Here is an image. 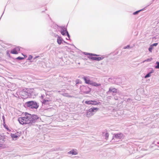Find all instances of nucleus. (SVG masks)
<instances>
[{
    "instance_id": "nucleus-20",
    "label": "nucleus",
    "mask_w": 159,
    "mask_h": 159,
    "mask_svg": "<svg viewBox=\"0 0 159 159\" xmlns=\"http://www.w3.org/2000/svg\"><path fill=\"white\" fill-rule=\"evenodd\" d=\"M151 76V73H150L148 74H147L145 77V78H147L148 77H150Z\"/></svg>"
},
{
    "instance_id": "nucleus-18",
    "label": "nucleus",
    "mask_w": 159,
    "mask_h": 159,
    "mask_svg": "<svg viewBox=\"0 0 159 159\" xmlns=\"http://www.w3.org/2000/svg\"><path fill=\"white\" fill-rule=\"evenodd\" d=\"M156 64L157 65L155 66V68L156 69H159V62H157Z\"/></svg>"
},
{
    "instance_id": "nucleus-17",
    "label": "nucleus",
    "mask_w": 159,
    "mask_h": 159,
    "mask_svg": "<svg viewBox=\"0 0 159 159\" xmlns=\"http://www.w3.org/2000/svg\"><path fill=\"white\" fill-rule=\"evenodd\" d=\"M50 101L48 99H44L43 100V102L44 104H46L47 102H49Z\"/></svg>"
},
{
    "instance_id": "nucleus-13",
    "label": "nucleus",
    "mask_w": 159,
    "mask_h": 159,
    "mask_svg": "<svg viewBox=\"0 0 159 159\" xmlns=\"http://www.w3.org/2000/svg\"><path fill=\"white\" fill-rule=\"evenodd\" d=\"M62 39L60 37H58L57 39V42L59 44H60L62 42Z\"/></svg>"
},
{
    "instance_id": "nucleus-25",
    "label": "nucleus",
    "mask_w": 159,
    "mask_h": 159,
    "mask_svg": "<svg viewBox=\"0 0 159 159\" xmlns=\"http://www.w3.org/2000/svg\"><path fill=\"white\" fill-rule=\"evenodd\" d=\"M129 47H130V46L129 45H128L127 46L124 47V49H125L127 48H129Z\"/></svg>"
},
{
    "instance_id": "nucleus-11",
    "label": "nucleus",
    "mask_w": 159,
    "mask_h": 159,
    "mask_svg": "<svg viewBox=\"0 0 159 159\" xmlns=\"http://www.w3.org/2000/svg\"><path fill=\"white\" fill-rule=\"evenodd\" d=\"M98 109L99 108H91L89 109V111L90 112H95V110L97 111Z\"/></svg>"
},
{
    "instance_id": "nucleus-27",
    "label": "nucleus",
    "mask_w": 159,
    "mask_h": 159,
    "mask_svg": "<svg viewBox=\"0 0 159 159\" xmlns=\"http://www.w3.org/2000/svg\"><path fill=\"white\" fill-rule=\"evenodd\" d=\"M3 145L2 144H0V148H4Z\"/></svg>"
},
{
    "instance_id": "nucleus-10",
    "label": "nucleus",
    "mask_w": 159,
    "mask_h": 159,
    "mask_svg": "<svg viewBox=\"0 0 159 159\" xmlns=\"http://www.w3.org/2000/svg\"><path fill=\"white\" fill-rule=\"evenodd\" d=\"M83 79L85 81L86 83L90 84H91V82L90 80L89 79H87L86 77H84Z\"/></svg>"
},
{
    "instance_id": "nucleus-2",
    "label": "nucleus",
    "mask_w": 159,
    "mask_h": 159,
    "mask_svg": "<svg viewBox=\"0 0 159 159\" xmlns=\"http://www.w3.org/2000/svg\"><path fill=\"white\" fill-rule=\"evenodd\" d=\"M34 92V89H26L25 90H23L21 93V95L23 97V98H28Z\"/></svg>"
},
{
    "instance_id": "nucleus-6",
    "label": "nucleus",
    "mask_w": 159,
    "mask_h": 159,
    "mask_svg": "<svg viewBox=\"0 0 159 159\" xmlns=\"http://www.w3.org/2000/svg\"><path fill=\"white\" fill-rule=\"evenodd\" d=\"M61 33L63 35H65L66 34L68 37V38H66L67 39H70V35L68 32L66 30L65 28L62 29L61 30Z\"/></svg>"
},
{
    "instance_id": "nucleus-15",
    "label": "nucleus",
    "mask_w": 159,
    "mask_h": 159,
    "mask_svg": "<svg viewBox=\"0 0 159 159\" xmlns=\"http://www.w3.org/2000/svg\"><path fill=\"white\" fill-rule=\"evenodd\" d=\"M68 153L71 154L72 155H76L77 154V152L73 150L72 151H70L68 152Z\"/></svg>"
},
{
    "instance_id": "nucleus-9",
    "label": "nucleus",
    "mask_w": 159,
    "mask_h": 159,
    "mask_svg": "<svg viewBox=\"0 0 159 159\" xmlns=\"http://www.w3.org/2000/svg\"><path fill=\"white\" fill-rule=\"evenodd\" d=\"M90 85L94 86H99L101 85L100 84H98L96 82H91Z\"/></svg>"
},
{
    "instance_id": "nucleus-23",
    "label": "nucleus",
    "mask_w": 159,
    "mask_h": 159,
    "mask_svg": "<svg viewBox=\"0 0 159 159\" xmlns=\"http://www.w3.org/2000/svg\"><path fill=\"white\" fill-rule=\"evenodd\" d=\"M32 56L31 55H30L28 59V60H31L32 59Z\"/></svg>"
},
{
    "instance_id": "nucleus-1",
    "label": "nucleus",
    "mask_w": 159,
    "mask_h": 159,
    "mask_svg": "<svg viewBox=\"0 0 159 159\" xmlns=\"http://www.w3.org/2000/svg\"><path fill=\"white\" fill-rule=\"evenodd\" d=\"M38 119L39 117L36 115H31L27 113H25L24 116L18 118V120L20 123L22 125L32 124Z\"/></svg>"
},
{
    "instance_id": "nucleus-26",
    "label": "nucleus",
    "mask_w": 159,
    "mask_h": 159,
    "mask_svg": "<svg viewBox=\"0 0 159 159\" xmlns=\"http://www.w3.org/2000/svg\"><path fill=\"white\" fill-rule=\"evenodd\" d=\"M17 58L19 60H22L24 58L23 57H18Z\"/></svg>"
},
{
    "instance_id": "nucleus-4",
    "label": "nucleus",
    "mask_w": 159,
    "mask_h": 159,
    "mask_svg": "<svg viewBox=\"0 0 159 159\" xmlns=\"http://www.w3.org/2000/svg\"><path fill=\"white\" fill-rule=\"evenodd\" d=\"M85 103L88 104H91L92 105H97L99 102L95 100L86 101L85 102Z\"/></svg>"
},
{
    "instance_id": "nucleus-7",
    "label": "nucleus",
    "mask_w": 159,
    "mask_h": 159,
    "mask_svg": "<svg viewBox=\"0 0 159 159\" xmlns=\"http://www.w3.org/2000/svg\"><path fill=\"white\" fill-rule=\"evenodd\" d=\"M104 57L103 56L99 57H90V58L93 60H97L99 61L102 60L104 58Z\"/></svg>"
},
{
    "instance_id": "nucleus-19",
    "label": "nucleus",
    "mask_w": 159,
    "mask_h": 159,
    "mask_svg": "<svg viewBox=\"0 0 159 159\" xmlns=\"http://www.w3.org/2000/svg\"><path fill=\"white\" fill-rule=\"evenodd\" d=\"M153 47H152V46H150L149 48V51L150 52H152V50L153 49Z\"/></svg>"
},
{
    "instance_id": "nucleus-21",
    "label": "nucleus",
    "mask_w": 159,
    "mask_h": 159,
    "mask_svg": "<svg viewBox=\"0 0 159 159\" xmlns=\"http://www.w3.org/2000/svg\"><path fill=\"white\" fill-rule=\"evenodd\" d=\"M142 11V10H139V11H136L133 13V14L136 15V14H137L138 13V12H140V11Z\"/></svg>"
},
{
    "instance_id": "nucleus-22",
    "label": "nucleus",
    "mask_w": 159,
    "mask_h": 159,
    "mask_svg": "<svg viewBox=\"0 0 159 159\" xmlns=\"http://www.w3.org/2000/svg\"><path fill=\"white\" fill-rule=\"evenodd\" d=\"M158 44L157 43H154L152 44L151 46L153 47V46H156Z\"/></svg>"
},
{
    "instance_id": "nucleus-5",
    "label": "nucleus",
    "mask_w": 159,
    "mask_h": 159,
    "mask_svg": "<svg viewBox=\"0 0 159 159\" xmlns=\"http://www.w3.org/2000/svg\"><path fill=\"white\" fill-rule=\"evenodd\" d=\"M20 50V49L19 47H16L11 51V53L12 54H16L18 53Z\"/></svg>"
},
{
    "instance_id": "nucleus-8",
    "label": "nucleus",
    "mask_w": 159,
    "mask_h": 159,
    "mask_svg": "<svg viewBox=\"0 0 159 159\" xmlns=\"http://www.w3.org/2000/svg\"><path fill=\"white\" fill-rule=\"evenodd\" d=\"M85 91H84V93L86 94L89 93L91 91V89L88 86L85 87Z\"/></svg>"
},
{
    "instance_id": "nucleus-28",
    "label": "nucleus",
    "mask_w": 159,
    "mask_h": 159,
    "mask_svg": "<svg viewBox=\"0 0 159 159\" xmlns=\"http://www.w3.org/2000/svg\"><path fill=\"white\" fill-rule=\"evenodd\" d=\"M79 80H77L76 82V83L77 84H78L79 83Z\"/></svg>"
},
{
    "instance_id": "nucleus-24",
    "label": "nucleus",
    "mask_w": 159,
    "mask_h": 159,
    "mask_svg": "<svg viewBox=\"0 0 159 159\" xmlns=\"http://www.w3.org/2000/svg\"><path fill=\"white\" fill-rule=\"evenodd\" d=\"M89 55H91V56H98V55H96V54H90V53H89Z\"/></svg>"
},
{
    "instance_id": "nucleus-16",
    "label": "nucleus",
    "mask_w": 159,
    "mask_h": 159,
    "mask_svg": "<svg viewBox=\"0 0 159 159\" xmlns=\"http://www.w3.org/2000/svg\"><path fill=\"white\" fill-rule=\"evenodd\" d=\"M11 137H12V138H13V139H17V137H18L17 135H16V134H11Z\"/></svg>"
},
{
    "instance_id": "nucleus-14",
    "label": "nucleus",
    "mask_w": 159,
    "mask_h": 159,
    "mask_svg": "<svg viewBox=\"0 0 159 159\" xmlns=\"http://www.w3.org/2000/svg\"><path fill=\"white\" fill-rule=\"evenodd\" d=\"M123 136V135L122 134H116L115 135V137L119 139L121 138Z\"/></svg>"
},
{
    "instance_id": "nucleus-3",
    "label": "nucleus",
    "mask_w": 159,
    "mask_h": 159,
    "mask_svg": "<svg viewBox=\"0 0 159 159\" xmlns=\"http://www.w3.org/2000/svg\"><path fill=\"white\" fill-rule=\"evenodd\" d=\"M27 106L31 108L37 109L39 106L36 102L34 101H30L26 103Z\"/></svg>"
},
{
    "instance_id": "nucleus-12",
    "label": "nucleus",
    "mask_w": 159,
    "mask_h": 159,
    "mask_svg": "<svg viewBox=\"0 0 159 159\" xmlns=\"http://www.w3.org/2000/svg\"><path fill=\"white\" fill-rule=\"evenodd\" d=\"M109 91L111 92L116 93L117 92V89L115 88H110Z\"/></svg>"
}]
</instances>
